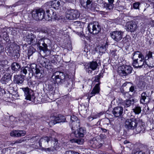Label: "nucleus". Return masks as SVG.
<instances>
[{
    "instance_id": "f257e3e1",
    "label": "nucleus",
    "mask_w": 154,
    "mask_h": 154,
    "mask_svg": "<svg viewBox=\"0 0 154 154\" xmlns=\"http://www.w3.org/2000/svg\"><path fill=\"white\" fill-rule=\"evenodd\" d=\"M51 80L52 82L55 84L61 85L67 82L68 83V85H69L70 79H69L68 75L65 74L63 72L57 71L53 74L51 77Z\"/></svg>"
},
{
    "instance_id": "f03ea898",
    "label": "nucleus",
    "mask_w": 154,
    "mask_h": 154,
    "mask_svg": "<svg viewBox=\"0 0 154 154\" xmlns=\"http://www.w3.org/2000/svg\"><path fill=\"white\" fill-rule=\"evenodd\" d=\"M132 68L129 65H122L118 68V72L122 76H126L130 74L132 71Z\"/></svg>"
},
{
    "instance_id": "7ed1b4c3",
    "label": "nucleus",
    "mask_w": 154,
    "mask_h": 154,
    "mask_svg": "<svg viewBox=\"0 0 154 154\" xmlns=\"http://www.w3.org/2000/svg\"><path fill=\"white\" fill-rule=\"evenodd\" d=\"M51 42L50 40L48 38L43 37L37 40V44L39 46V49L44 51L48 50V44H49Z\"/></svg>"
},
{
    "instance_id": "20e7f679",
    "label": "nucleus",
    "mask_w": 154,
    "mask_h": 154,
    "mask_svg": "<svg viewBox=\"0 0 154 154\" xmlns=\"http://www.w3.org/2000/svg\"><path fill=\"white\" fill-rule=\"evenodd\" d=\"M45 11L42 9L40 8L33 10L31 13L32 17L36 20H41L45 19Z\"/></svg>"
},
{
    "instance_id": "39448f33",
    "label": "nucleus",
    "mask_w": 154,
    "mask_h": 154,
    "mask_svg": "<svg viewBox=\"0 0 154 154\" xmlns=\"http://www.w3.org/2000/svg\"><path fill=\"white\" fill-rule=\"evenodd\" d=\"M88 28L89 32L94 34L98 33L101 29L100 26L96 22L90 23L88 25Z\"/></svg>"
},
{
    "instance_id": "423d86ee",
    "label": "nucleus",
    "mask_w": 154,
    "mask_h": 154,
    "mask_svg": "<svg viewBox=\"0 0 154 154\" xmlns=\"http://www.w3.org/2000/svg\"><path fill=\"white\" fill-rule=\"evenodd\" d=\"M21 89L24 92L25 99L33 101L35 99V97L32 90L28 87L23 88Z\"/></svg>"
},
{
    "instance_id": "0eeeda50",
    "label": "nucleus",
    "mask_w": 154,
    "mask_h": 154,
    "mask_svg": "<svg viewBox=\"0 0 154 154\" xmlns=\"http://www.w3.org/2000/svg\"><path fill=\"white\" fill-rule=\"evenodd\" d=\"M137 125V122L135 119H127L124 124V126L127 130H134Z\"/></svg>"
},
{
    "instance_id": "6e6552de",
    "label": "nucleus",
    "mask_w": 154,
    "mask_h": 154,
    "mask_svg": "<svg viewBox=\"0 0 154 154\" xmlns=\"http://www.w3.org/2000/svg\"><path fill=\"white\" fill-rule=\"evenodd\" d=\"M97 66L98 64L96 61H92L85 64V69L88 74H91L93 71L96 69Z\"/></svg>"
},
{
    "instance_id": "1a4fd4ad",
    "label": "nucleus",
    "mask_w": 154,
    "mask_h": 154,
    "mask_svg": "<svg viewBox=\"0 0 154 154\" xmlns=\"http://www.w3.org/2000/svg\"><path fill=\"white\" fill-rule=\"evenodd\" d=\"M92 147L94 148H99L102 146L104 143V141L101 138H93L90 141Z\"/></svg>"
},
{
    "instance_id": "9d476101",
    "label": "nucleus",
    "mask_w": 154,
    "mask_h": 154,
    "mask_svg": "<svg viewBox=\"0 0 154 154\" xmlns=\"http://www.w3.org/2000/svg\"><path fill=\"white\" fill-rule=\"evenodd\" d=\"M110 34L111 38L115 41L118 42L122 39L123 35V32L121 31H116L112 32Z\"/></svg>"
},
{
    "instance_id": "9b49d317",
    "label": "nucleus",
    "mask_w": 154,
    "mask_h": 154,
    "mask_svg": "<svg viewBox=\"0 0 154 154\" xmlns=\"http://www.w3.org/2000/svg\"><path fill=\"white\" fill-rule=\"evenodd\" d=\"M47 16L45 17V20L47 21L54 20L58 19L56 13L51 9L46 11Z\"/></svg>"
},
{
    "instance_id": "f8f14e48",
    "label": "nucleus",
    "mask_w": 154,
    "mask_h": 154,
    "mask_svg": "<svg viewBox=\"0 0 154 154\" xmlns=\"http://www.w3.org/2000/svg\"><path fill=\"white\" fill-rule=\"evenodd\" d=\"M39 40L38 37L36 38V36L32 33L29 34L26 38V41L27 43L32 45H35L37 44V40Z\"/></svg>"
},
{
    "instance_id": "ddd939ff",
    "label": "nucleus",
    "mask_w": 154,
    "mask_h": 154,
    "mask_svg": "<svg viewBox=\"0 0 154 154\" xmlns=\"http://www.w3.org/2000/svg\"><path fill=\"white\" fill-rule=\"evenodd\" d=\"M144 57L143 58L138 59L137 60L133 61L132 63L133 66L135 68H141L145 64Z\"/></svg>"
},
{
    "instance_id": "4468645a",
    "label": "nucleus",
    "mask_w": 154,
    "mask_h": 154,
    "mask_svg": "<svg viewBox=\"0 0 154 154\" xmlns=\"http://www.w3.org/2000/svg\"><path fill=\"white\" fill-rule=\"evenodd\" d=\"M126 27L128 32H134L137 28V25L135 22L132 21L130 23H127Z\"/></svg>"
},
{
    "instance_id": "2eb2a0df",
    "label": "nucleus",
    "mask_w": 154,
    "mask_h": 154,
    "mask_svg": "<svg viewBox=\"0 0 154 154\" xmlns=\"http://www.w3.org/2000/svg\"><path fill=\"white\" fill-rule=\"evenodd\" d=\"M123 109L122 107L117 106L114 108L112 111V113L115 117H120L123 113Z\"/></svg>"
},
{
    "instance_id": "dca6fc26",
    "label": "nucleus",
    "mask_w": 154,
    "mask_h": 154,
    "mask_svg": "<svg viewBox=\"0 0 154 154\" xmlns=\"http://www.w3.org/2000/svg\"><path fill=\"white\" fill-rule=\"evenodd\" d=\"M100 83H98L96 84L93 89L91 93L89 95L88 101L89 102L90 100L91 97L94 96L96 94H98L100 90Z\"/></svg>"
},
{
    "instance_id": "f3484780",
    "label": "nucleus",
    "mask_w": 154,
    "mask_h": 154,
    "mask_svg": "<svg viewBox=\"0 0 154 154\" xmlns=\"http://www.w3.org/2000/svg\"><path fill=\"white\" fill-rule=\"evenodd\" d=\"M26 134V132L22 130H13L11 132L10 135L14 137H19L24 136Z\"/></svg>"
},
{
    "instance_id": "a211bd4d",
    "label": "nucleus",
    "mask_w": 154,
    "mask_h": 154,
    "mask_svg": "<svg viewBox=\"0 0 154 154\" xmlns=\"http://www.w3.org/2000/svg\"><path fill=\"white\" fill-rule=\"evenodd\" d=\"M52 138L51 136H46L43 137L40 139L39 144L40 146H42V144L44 145H47L49 141L51 140Z\"/></svg>"
},
{
    "instance_id": "6ab92c4d",
    "label": "nucleus",
    "mask_w": 154,
    "mask_h": 154,
    "mask_svg": "<svg viewBox=\"0 0 154 154\" xmlns=\"http://www.w3.org/2000/svg\"><path fill=\"white\" fill-rule=\"evenodd\" d=\"M30 68L29 67L26 66L22 67L20 71L21 74L22 75L24 76L27 73L29 74V79H30L32 76L33 75L32 72H30Z\"/></svg>"
},
{
    "instance_id": "aec40b11",
    "label": "nucleus",
    "mask_w": 154,
    "mask_h": 154,
    "mask_svg": "<svg viewBox=\"0 0 154 154\" xmlns=\"http://www.w3.org/2000/svg\"><path fill=\"white\" fill-rule=\"evenodd\" d=\"M74 133L75 136L77 137H83L85 134L86 132L85 129L81 128L78 130L75 131Z\"/></svg>"
},
{
    "instance_id": "412c9836",
    "label": "nucleus",
    "mask_w": 154,
    "mask_h": 154,
    "mask_svg": "<svg viewBox=\"0 0 154 154\" xmlns=\"http://www.w3.org/2000/svg\"><path fill=\"white\" fill-rule=\"evenodd\" d=\"M42 60L40 63L43 67H45L48 70L52 68V66L49 64V61L48 59L42 57Z\"/></svg>"
},
{
    "instance_id": "4be33fe9",
    "label": "nucleus",
    "mask_w": 154,
    "mask_h": 154,
    "mask_svg": "<svg viewBox=\"0 0 154 154\" xmlns=\"http://www.w3.org/2000/svg\"><path fill=\"white\" fill-rule=\"evenodd\" d=\"M11 75L8 73L5 74L1 79V82L3 84H6L11 81Z\"/></svg>"
},
{
    "instance_id": "5701e85b",
    "label": "nucleus",
    "mask_w": 154,
    "mask_h": 154,
    "mask_svg": "<svg viewBox=\"0 0 154 154\" xmlns=\"http://www.w3.org/2000/svg\"><path fill=\"white\" fill-rule=\"evenodd\" d=\"M91 3V0H80L81 5L85 9L90 8Z\"/></svg>"
},
{
    "instance_id": "b1692460",
    "label": "nucleus",
    "mask_w": 154,
    "mask_h": 154,
    "mask_svg": "<svg viewBox=\"0 0 154 154\" xmlns=\"http://www.w3.org/2000/svg\"><path fill=\"white\" fill-rule=\"evenodd\" d=\"M24 80L23 78L21 75H17L14 76V81L17 84H22L24 81Z\"/></svg>"
},
{
    "instance_id": "393cba45",
    "label": "nucleus",
    "mask_w": 154,
    "mask_h": 154,
    "mask_svg": "<svg viewBox=\"0 0 154 154\" xmlns=\"http://www.w3.org/2000/svg\"><path fill=\"white\" fill-rule=\"evenodd\" d=\"M72 15L70 18H71L72 20H76L80 17V13L77 10L72 9V12H70Z\"/></svg>"
},
{
    "instance_id": "a878e982",
    "label": "nucleus",
    "mask_w": 154,
    "mask_h": 154,
    "mask_svg": "<svg viewBox=\"0 0 154 154\" xmlns=\"http://www.w3.org/2000/svg\"><path fill=\"white\" fill-rule=\"evenodd\" d=\"M134 100L133 99H130L128 100H125L122 102V104L125 108L129 107L131 104L134 103Z\"/></svg>"
},
{
    "instance_id": "bb28decb",
    "label": "nucleus",
    "mask_w": 154,
    "mask_h": 154,
    "mask_svg": "<svg viewBox=\"0 0 154 154\" xmlns=\"http://www.w3.org/2000/svg\"><path fill=\"white\" fill-rule=\"evenodd\" d=\"M109 3H105L104 4V7L107 10H110L112 9L114 5V0H108Z\"/></svg>"
},
{
    "instance_id": "cd10ccee",
    "label": "nucleus",
    "mask_w": 154,
    "mask_h": 154,
    "mask_svg": "<svg viewBox=\"0 0 154 154\" xmlns=\"http://www.w3.org/2000/svg\"><path fill=\"white\" fill-rule=\"evenodd\" d=\"M132 59L133 61L137 60L138 58L140 59V58H143L144 56L139 51H137L134 52L133 54Z\"/></svg>"
},
{
    "instance_id": "c85d7f7f",
    "label": "nucleus",
    "mask_w": 154,
    "mask_h": 154,
    "mask_svg": "<svg viewBox=\"0 0 154 154\" xmlns=\"http://www.w3.org/2000/svg\"><path fill=\"white\" fill-rule=\"evenodd\" d=\"M80 120L75 121L70 123V125L71 129L75 130L77 129L80 126Z\"/></svg>"
},
{
    "instance_id": "c756f323",
    "label": "nucleus",
    "mask_w": 154,
    "mask_h": 154,
    "mask_svg": "<svg viewBox=\"0 0 154 154\" xmlns=\"http://www.w3.org/2000/svg\"><path fill=\"white\" fill-rule=\"evenodd\" d=\"M20 69V66L17 63H14L11 65V69L14 72H17Z\"/></svg>"
},
{
    "instance_id": "7c9ffc66",
    "label": "nucleus",
    "mask_w": 154,
    "mask_h": 154,
    "mask_svg": "<svg viewBox=\"0 0 154 154\" xmlns=\"http://www.w3.org/2000/svg\"><path fill=\"white\" fill-rule=\"evenodd\" d=\"M35 73L36 74V77L37 78V79H40L44 77L45 74V72L44 70H40L38 69L35 71Z\"/></svg>"
},
{
    "instance_id": "2f4dec72",
    "label": "nucleus",
    "mask_w": 154,
    "mask_h": 154,
    "mask_svg": "<svg viewBox=\"0 0 154 154\" xmlns=\"http://www.w3.org/2000/svg\"><path fill=\"white\" fill-rule=\"evenodd\" d=\"M46 122L48 123V125L50 127H52L57 123L55 116H54L51 117L49 119L46 121Z\"/></svg>"
},
{
    "instance_id": "473e14b6",
    "label": "nucleus",
    "mask_w": 154,
    "mask_h": 154,
    "mask_svg": "<svg viewBox=\"0 0 154 154\" xmlns=\"http://www.w3.org/2000/svg\"><path fill=\"white\" fill-rule=\"evenodd\" d=\"M57 123L64 122H66V118L64 116L59 115L57 116H55Z\"/></svg>"
},
{
    "instance_id": "72a5a7b5",
    "label": "nucleus",
    "mask_w": 154,
    "mask_h": 154,
    "mask_svg": "<svg viewBox=\"0 0 154 154\" xmlns=\"http://www.w3.org/2000/svg\"><path fill=\"white\" fill-rule=\"evenodd\" d=\"M51 5L52 8L56 10L59 9L60 5V2L58 0H54L51 2Z\"/></svg>"
},
{
    "instance_id": "f704fd0d",
    "label": "nucleus",
    "mask_w": 154,
    "mask_h": 154,
    "mask_svg": "<svg viewBox=\"0 0 154 154\" xmlns=\"http://www.w3.org/2000/svg\"><path fill=\"white\" fill-rule=\"evenodd\" d=\"M72 143H76L79 144H82L84 142V140L83 138H74L70 140Z\"/></svg>"
},
{
    "instance_id": "c9c22d12",
    "label": "nucleus",
    "mask_w": 154,
    "mask_h": 154,
    "mask_svg": "<svg viewBox=\"0 0 154 154\" xmlns=\"http://www.w3.org/2000/svg\"><path fill=\"white\" fill-rule=\"evenodd\" d=\"M152 52L149 51L146 53V56L144 57V60L145 61V64L147 65V64H149L147 61L148 60H152Z\"/></svg>"
},
{
    "instance_id": "e433bc0d",
    "label": "nucleus",
    "mask_w": 154,
    "mask_h": 154,
    "mask_svg": "<svg viewBox=\"0 0 154 154\" xmlns=\"http://www.w3.org/2000/svg\"><path fill=\"white\" fill-rule=\"evenodd\" d=\"M35 49L32 46L30 47L28 49V58L35 52Z\"/></svg>"
},
{
    "instance_id": "4c0bfd02",
    "label": "nucleus",
    "mask_w": 154,
    "mask_h": 154,
    "mask_svg": "<svg viewBox=\"0 0 154 154\" xmlns=\"http://www.w3.org/2000/svg\"><path fill=\"white\" fill-rule=\"evenodd\" d=\"M29 67L30 68V72H32V74L35 72V71L37 69H38L37 68L36 64L34 63L31 64Z\"/></svg>"
},
{
    "instance_id": "58836bf2",
    "label": "nucleus",
    "mask_w": 154,
    "mask_h": 154,
    "mask_svg": "<svg viewBox=\"0 0 154 154\" xmlns=\"http://www.w3.org/2000/svg\"><path fill=\"white\" fill-rule=\"evenodd\" d=\"M108 48V45L107 43L104 45H102L99 48V51L102 53H104Z\"/></svg>"
},
{
    "instance_id": "ea45409f",
    "label": "nucleus",
    "mask_w": 154,
    "mask_h": 154,
    "mask_svg": "<svg viewBox=\"0 0 154 154\" xmlns=\"http://www.w3.org/2000/svg\"><path fill=\"white\" fill-rule=\"evenodd\" d=\"M87 107L84 104L81 105L79 107V109L81 110V113L82 114L86 113Z\"/></svg>"
},
{
    "instance_id": "a19ab883",
    "label": "nucleus",
    "mask_w": 154,
    "mask_h": 154,
    "mask_svg": "<svg viewBox=\"0 0 154 154\" xmlns=\"http://www.w3.org/2000/svg\"><path fill=\"white\" fill-rule=\"evenodd\" d=\"M147 95L146 92L143 93L141 95V98L140 99V103H144L145 102V100L146 99Z\"/></svg>"
},
{
    "instance_id": "79ce46f5",
    "label": "nucleus",
    "mask_w": 154,
    "mask_h": 154,
    "mask_svg": "<svg viewBox=\"0 0 154 154\" xmlns=\"http://www.w3.org/2000/svg\"><path fill=\"white\" fill-rule=\"evenodd\" d=\"M72 9H68L66 12V17L67 19L70 20H72L71 18H70V17H72V14L70 13L72 12Z\"/></svg>"
},
{
    "instance_id": "37998d69",
    "label": "nucleus",
    "mask_w": 154,
    "mask_h": 154,
    "mask_svg": "<svg viewBox=\"0 0 154 154\" xmlns=\"http://www.w3.org/2000/svg\"><path fill=\"white\" fill-rule=\"evenodd\" d=\"M54 143L53 148L55 150H57L59 147V144L58 142V140L56 139H54V140L53 141Z\"/></svg>"
},
{
    "instance_id": "c03bdc74",
    "label": "nucleus",
    "mask_w": 154,
    "mask_h": 154,
    "mask_svg": "<svg viewBox=\"0 0 154 154\" xmlns=\"http://www.w3.org/2000/svg\"><path fill=\"white\" fill-rule=\"evenodd\" d=\"M144 127L143 125H139L137 126V125L136 127V128L134 130L136 131L137 133H140L143 129Z\"/></svg>"
},
{
    "instance_id": "a18cd8bd",
    "label": "nucleus",
    "mask_w": 154,
    "mask_h": 154,
    "mask_svg": "<svg viewBox=\"0 0 154 154\" xmlns=\"http://www.w3.org/2000/svg\"><path fill=\"white\" fill-rule=\"evenodd\" d=\"M13 55L15 59H17L20 56L19 51L18 50H14L13 51Z\"/></svg>"
},
{
    "instance_id": "49530a36",
    "label": "nucleus",
    "mask_w": 154,
    "mask_h": 154,
    "mask_svg": "<svg viewBox=\"0 0 154 154\" xmlns=\"http://www.w3.org/2000/svg\"><path fill=\"white\" fill-rule=\"evenodd\" d=\"M133 110L135 114H139L141 111V108L139 106L136 107L133 109Z\"/></svg>"
},
{
    "instance_id": "de8ad7c7",
    "label": "nucleus",
    "mask_w": 154,
    "mask_h": 154,
    "mask_svg": "<svg viewBox=\"0 0 154 154\" xmlns=\"http://www.w3.org/2000/svg\"><path fill=\"white\" fill-rule=\"evenodd\" d=\"M68 117H69L70 118V122H74L75 121H78V120H79L78 119L76 116L74 115L71 116H68Z\"/></svg>"
},
{
    "instance_id": "09e8293b",
    "label": "nucleus",
    "mask_w": 154,
    "mask_h": 154,
    "mask_svg": "<svg viewBox=\"0 0 154 154\" xmlns=\"http://www.w3.org/2000/svg\"><path fill=\"white\" fill-rule=\"evenodd\" d=\"M140 5V3L139 2H135L133 4V7L134 9H139V6Z\"/></svg>"
},
{
    "instance_id": "8fccbe9b",
    "label": "nucleus",
    "mask_w": 154,
    "mask_h": 154,
    "mask_svg": "<svg viewBox=\"0 0 154 154\" xmlns=\"http://www.w3.org/2000/svg\"><path fill=\"white\" fill-rule=\"evenodd\" d=\"M39 139V137L38 136H35L32 137L31 139V141H34L35 142H36L37 141H38Z\"/></svg>"
},
{
    "instance_id": "3c124183",
    "label": "nucleus",
    "mask_w": 154,
    "mask_h": 154,
    "mask_svg": "<svg viewBox=\"0 0 154 154\" xmlns=\"http://www.w3.org/2000/svg\"><path fill=\"white\" fill-rule=\"evenodd\" d=\"M106 135L103 134H101L100 136L99 137H97L98 138H101V139L103 140V139H104L105 138H106Z\"/></svg>"
},
{
    "instance_id": "603ef678",
    "label": "nucleus",
    "mask_w": 154,
    "mask_h": 154,
    "mask_svg": "<svg viewBox=\"0 0 154 154\" xmlns=\"http://www.w3.org/2000/svg\"><path fill=\"white\" fill-rule=\"evenodd\" d=\"M131 154H145L144 152L140 151V152L136 151L132 153Z\"/></svg>"
},
{
    "instance_id": "864d4df0",
    "label": "nucleus",
    "mask_w": 154,
    "mask_h": 154,
    "mask_svg": "<svg viewBox=\"0 0 154 154\" xmlns=\"http://www.w3.org/2000/svg\"><path fill=\"white\" fill-rule=\"evenodd\" d=\"M100 78V75H97L95 77L94 80L96 82H99Z\"/></svg>"
},
{
    "instance_id": "5fc2aeb1",
    "label": "nucleus",
    "mask_w": 154,
    "mask_h": 154,
    "mask_svg": "<svg viewBox=\"0 0 154 154\" xmlns=\"http://www.w3.org/2000/svg\"><path fill=\"white\" fill-rule=\"evenodd\" d=\"M24 2V1H19L16 3V5H20L21 4H23Z\"/></svg>"
},
{
    "instance_id": "6e6d98bb",
    "label": "nucleus",
    "mask_w": 154,
    "mask_h": 154,
    "mask_svg": "<svg viewBox=\"0 0 154 154\" xmlns=\"http://www.w3.org/2000/svg\"><path fill=\"white\" fill-rule=\"evenodd\" d=\"M74 25L77 26H80L81 25V22L80 21H75L74 22Z\"/></svg>"
},
{
    "instance_id": "4d7b16f0",
    "label": "nucleus",
    "mask_w": 154,
    "mask_h": 154,
    "mask_svg": "<svg viewBox=\"0 0 154 154\" xmlns=\"http://www.w3.org/2000/svg\"><path fill=\"white\" fill-rule=\"evenodd\" d=\"M129 91H130L131 92H133L135 91V88L134 86H131L130 88Z\"/></svg>"
},
{
    "instance_id": "13d9d810",
    "label": "nucleus",
    "mask_w": 154,
    "mask_h": 154,
    "mask_svg": "<svg viewBox=\"0 0 154 154\" xmlns=\"http://www.w3.org/2000/svg\"><path fill=\"white\" fill-rule=\"evenodd\" d=\"M101 129L102 131L104 133H106V132H107V129L102 128H101Z\"/></svg>"
},
{
    "instance_id": "bf43d9fd",
    "label": "nucleus",
    "mask_w": 154,
    "mask_h": 154,
    "mask_svg": "<svg viewBox=\"0 0 154 154\" xmlns=\"http://www.w3.org/2000/svg\"><path fill=\"white\" fill-rule=\"evenodd\" d=\"M64 154H72V151H66Z\"/></svg>"
},
{
    "instance_id": "052dcab7",
    "label": "nucleus",
    "mask_w": 154,
    "mask_h": 154,
    "mask_svg": "<svg viewBox=\"0 0 154 154\" xmlns=\"http://www.w3.org/2000/svg\"><path fill=\"white\" fill-rule=\"evenodd\" d=\"M72 154H79L78 152H76L75 151H72Z\"/></svg>"
},
{
    "instance_id": "680f3d73",
    "label": "nucleus",
    "mask_w": 154,
    "mask_h": 154,
    "mask_svg": "<svg viewBox=\"0 0 154 154\" xmlns=\"http://www.w3.org/2000/svg\"><path fill=\"white\" fill-rule=\"evenodd\" d=\"M128 83H129L128 82H125V83L123 84L122 85V86L123 87H125V86H126L127 85V84Z\"/></svg>"
},
{
    "instance_id": "e2e57ef3",
    "label": "nucleus",
    "mask_w": 154,
    "mask_h": 154,
    "mask_svg": "<svg viewBox=\"0 0 154 154\" xmlns=\"http://www.w3.org/2000/svg\"><path fill=\"white\" fill-rule=\"evenodd\" d=\"M3 49V47L0 45V52L2 51Z\"/></svg>"
},
{
    "instance_id": "0e129e2a",
    "label": "nucleus",
    "mask_w": 154,
    "mask_h": 154,
    "mask_svg": "<svg viewBox=\"0 0 154 154\" xmlns=\"http://www.w3.org/2000/svg\"><path fill=\"white\" fill-rule=\"evenodd\" d=\"M120 9L121 10H122L124 9V7L122 6H119Z\"/></svg>"
},
{
    "instance_id": "69168bd1",
    "label": "nucleus",
    "mask_w": 154,
    "mask_h": 154,
    "mask_svg": "<svg viewBox=\"0 0 154 154\" xmlns=\"http://www.w3.org/2000/svg\"><path fill=\"white\" fill-rule=\"evenodd\" d=\"M128 143V142L127 140H125L124 141V143L125 144Z\"/></svg>"
},
{
    "instance_id": "338daca9",
    "label": "nucleus",
    "mask_w": 154,
    "mask_h": 154,
    "mask_svg": "<svg viewBox=\"0 0 154 154\" xmlns=\"http://www.w3.org/2000/svg\"><path fill=\"white\" fill-rule=\"evenodd\" d=\"M47 150H50V149L49 148H48L47 149Z\"/></svg>"
},
{
    "instance_id": "774afa93",
    "label": "nucleus",
    "mask_w": 154,
    "mask_h": 154,
    "mask_svg": "<svg viewBox=\"0 0 154 154\" xmlns=\"http://www.w3.org/2000/svg\"><path fill=\"white\" fill-rule=\"evenodd\" d=\"M47 31H45V32H44L45 33H47Z\"/></svg>"
}]
</instances>
